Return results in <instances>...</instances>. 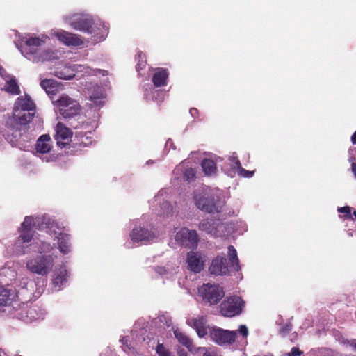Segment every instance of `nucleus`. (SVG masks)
Returning <instances> with one entry per match:
<instances>
[{
    "label": "nucleus",
    "instance_id": "nucleus-1",
    "mask_svg": "<svg viewBox=\"0 0 356 356\" xmlns=\"http://www.w3.org/2000/svg\"><path fill=\"white\" fill-rule=\"evenodd\" d=\"M35 110V105L28 95L19 97L15 102L13 115L7 120L10 129L6 139L13 146L19 149L26 148L25 142L30 140L26 135L27 125L32 120Z\"/></svg>",
    "mask_w": 356,
    "mask_h": 356
},
{
    "label": "nucleus",
    "instance_id": "nucleus-2",
    "mask_svg": "<svg viewBox=\"0 0 356 356\" xmlns=\"http://www.w3.org/2000/svg\"><path fill=\"white\" fill-rule=\"evenodd\" d=\"M38 227L39 229H47L49 234L54 240H57L58 248L60 252L64 254L70 252L69 236L63 234L57 224L50 217L44 216L42 217L26 216L19 228V233L29 232L33 235V229Z\"/></svg>",
    "mask_w": 356,
    "mask_h": 356
},
{
    "label": "nucleus",
    "instance_id": "nucleus-3",
    "mask_svg": "<svg viewBox=\"0 0 356 356\" xmlns=\"http://www.w3.org/2000/svg\"><path fill=\"white\" fill-rule=\"evenodd\" d=\"M63 20L72 29L92 35V44L104 40L108 33V28L102 22H95L92 17L86 13H76L63 15Z\"/></svg>",
    "mask_w": 356,
    "mask_h": 356
},
{
    "label": "nucleus",
    "instance_id": "nucleus-4",
    "mask_svg": "<svg viewBox=\"0 0 356 356\" xmlns=\"http://www.w3.org/2000/svg\"><path fill=\"white\" fill-rule=\"evenodd\" d=\"M48 38L44 35L41 38L26 35L22 40L24 45L18 48L26 58L34 63L57 59L58 58V52L51 49L42 50L40 48Z\"/></svg>",
    "mask_w": 356,
    "mask_h": 356
},
{
    "label": "nucleus",
    "instance_id": "nucleus-5",
    "mask_svg": "<svg viewBox=\"0 0 356 356\" xmlns=\"http://www.w3.org/2000/svg\"><path fill=\"white\" fill-rule=\"evenodd\" d=\"M53 247L44 241H36L33 235L29 232L19 233L13 245V252L17 255H23L31 252H38L40 254H48L51 251Z\"/></svg>",
    "mask_w": 356,
    "mask_h": 356
},
{
    "label": "nucleus",
    "instance_id": "nucleus-6",
    "mask_svg": "<svg viewBox=\"0 0 356 356\" xmlns=\"http://www.w3.org/2000/svg\"><path fill=\"white\" fill-rule=\"evenodd\" d=\"M228 259L218 256L213 260L209 271L216 275H225L231 271H238L240 269L239 262L237 257L236 250L232 245L228 247Z\"/></svg>",
    "mask_w": 356,
    "mask_h": 356
},
{
    "label": "nucleus",
    "instance_id": "nucleus-7",
    "mask_svg": "<svg viewBox=\"0 0 356 356\" xmlns=\"http://www.w3.org/2000/svg\"><path fill=\"white\" fill-rule=\"evenodd\" d=\"M194 202L199 209L207 213L219 212L222 207L216 191L208 187L195 194Z\"/></svg>",
    "mask_w": 356,
    "mask_h": 356
},
{
    "label": "nucleus",
    "instance_id": "nucleus-8",
    "mask_svg": "<svg viewBox=\"0 0 356 356\" xmlns=\"http://www.w3.org/2000/svg\"><path fill=\"white\" fill-rule=\"evenodd\" d=\"M54 248L48 255H38L31 257L26 261V268L33 273L42 276L47 275L49 273L54 267Z\"/></svg>",
    "mask_w": 356,
    "mask_h": 356
},
{
    "label": "nucleus",
    "instance_id": "nucleus-9",
    "mask_svg": "<svg viewBox=\"0 0 356 356\" xmlns=\"http://www.w3.org/2000/svg\"><path fill=\"white\" fill-rule=\"evenodd\" d=\"M52 103L56 111L65 119L76 117L81 111V106L77 101L65 94L53 99Z\"/></svg>",
    "mask_w": 356,
    "mask_h": 356
},
{
    "label": "nucleus",
    "instance_id": "nucleus-10",
    "mask_svg": "<svg viewBox=\"0 0 356 356\" xmlns=\"http://www.w3.org/2000/svg\"><path fill=\"white\" fill-rule=\"evenodd\" d=\"M198 295L204 304H218L225 296L223 287L218 284L205 283L198 287Z\"/></svg>",
    "mask_w": 356,
    "mask_h": 356
},
{
    "label": "nucleus",
    "instance_id": "nucleus-11",
    "mask_svg": "<svg viewBox=\"0 0 356 356\" xmlns=\"http://www.w3.org/2000/svg\"><path fill=\"white\" fill-rule=\"evenodd\" d=\"M73 71H75L76 74L70 73L67 74L65 71H69L68 67H65L64 70L56 72V76L61 79H71L74 77L78 76L79 73H83V75H97L98 74L102 76H107L108 72L104 70L99 69H91L89 67L81 65H74L72 67Z\"/></svg>",
    "mask_w": 356,
    "mask_h": 356
},
{
    "label": "nucleus",
    "instance_id": "nucleus-12",
    "mask_svg": "<svg viewBox=\"0 0 356 356\" xmlns=\"http://www.w3.org/2000/svg\"><path fill=\"white\" fill-rule=\"evenodd\" d=\"M243 301L237 296L227 298L220 305V313L225 317H233L241 313Z\"/></svg>",
    "mask_w": 356,
    "mask_h": 356
},
{
    "label": "nucleus",
    "instance_id": "nucleus-13",
    "mask_svg": "<svg viewBox=\"0 0 356 356\" xmlns=\"http://www.w3.org/2000/svg\"><path fill=\"white\" fill-rule=\"evenodd\" d=\"M151 207L158 216L163 218L170 216L174 211V207L165 200V193L163 191H160L154 197Z\"/></svg>",
    "mask_w": 356,
    "mask_h": 356
},
{
    "label": "nucleus",
    "instance_id": "nucleus-14",
    "mask_svg": "<svg viewBox=\"0 0 356 356\" xmlns=\"http://www.w3.org/2000/svg\"><path fill=\"white\" fill-rule=\"evenodd\" d=\"M51 35L56 37L60 42L67 46H88V44L85 45V42L81 35L63 29L52 30Z\"/></svg>",
    "mask_w": 356,
    "mask_h": 356
},
{
    "label": "nucleus",
    "instance_id": "nucleus-15",
    "mask_svg": "<svg viewBox=\"0 0 356 356\" xmlns=\"http://www.w3.org/2000/svg\"><path fill=\"white\" fill-rule=\"evenodd\" d=\"M175 239L178 245L195 248L197 246L199 236L195 230L183 227L176 233Z\"/></svg>",
    "mask_w": 356,
    "mask_h": 356
},
{
    "label": "nucleus",
    "instance_id": "nucleus-16",
    "mask_svg": "<svg viewBox=\"0 0 356 356\" xmlns=\"http://www.w3.org/2000/svg\"><path fill=\"white\" fill-rule=\"evenodd\" d=\"M237 331H229L220 327L209 328L211 339L218 345L231 344L234 341Z\"/></svg>",
    "mask_w": 356,
    "mask_h": 356
},
{
    "label": "nucleus",
    "instance_id": "nucleus-17",
    "mask_svg": "<svg viewBox=\"0 0 356 356\" xmlns=\"http://www.w3.org/2000/svg\"><path fill=\"white\" fill-rule=\"evenodd\" d=\"M199 229L216 237L226 235L225 225L219 220H203L199 223Z\"/></svg>",
    "mask_w": 356,
    "mask_h": 356
},
{
    "label": "nucleus",
    "instance_id": "nucleus-18",
    "mask_svg": "<svg viewBox=\"0 0 356 356\" xmlns=\"http://www.w3.org/2000/svg\"><path fill=\"white\" fill-rule=\"evenodd\" d=\"M17 275L14 263H7L0 268V285L1 286L0 289L3 290L2 288L6 286L13 288Z\"/></svg>",
    "mask_w": 356,
    "mask_h": 356
},
{
    "label": "nucleus",
    "instance_id": "nucleus-19",
    "mask_svg": "<svg viewBox=\"0 0 356 356\" xmlns=\"http://www.w3.org/2000/svg\"><path fill=\"white\" fill-rule=\"evenodd\" d=\"M35 284L33 280H29L28 277L23 275H17L15 282L13 286L14 291L17 294L22 296L34 295V288Z\"/></svg>",
    "mask_w": 356,
    "mask_h": 356
},
{
    "label": "nucleus",
    "instance_id": "nucleus-20",
    "mask_svg": "<svg viewBox=\"0 0 356 356\" xmlns=\"http://www.w3.org/2000/svg\"><path fill=\"white\" fill-rule=\"evenodd\" d=\"M131 239L134 242H148L156 237L154 231L149 230L144 225H135L130 234Z\"/></svg>",
    "mask_w": 356,
    "mask_h": 356
},
{
    "label": "nucleus",
    "instance_id": "nucleus-21",
    "mask_svg": "<svg viewBox=\"0 0 356 356\" xmlns=\"http://www.w3.org/2000/svg\"><path fill=\"white\" fill-rule=\"evenodd\" d=\"M70 125L75 129H83L86 131H80L76 133L75 137L78 139L80 143L85 146L89 145L92 143V132L90 130H86L88 124H86L83 120L78 122H72Z\"/></svg>",
    "mask_w": 356,
    "mask_h": 356
},
{
    "label": "nucleus",
    "instance_id": "nucleus-22",
    "mask_svg": "<svg viewBox=\"0 0 356 356\" xmlns=\"http://www.w3.org/2000/svg\"><path fill=\"white\" fill-rule=\"evenodd\" d=\"M222 168L230 177H234L236 175H245L239 161L234 155L230 156L226 159Z\"/></svg>",
    "mask_w": 356,
    "mask_h": 356
},
{
    "label": "nucleus",
    "instance_id": "nucleus-23",
    "mask_svg": "<svg viewBox=\"0 0 356 356\" xmlns=\"http://www.w3.org/2000/svg\"><path fill=\"white\" fill-rule=\"evenodd\" d=\"M187 264L188 270L195 273H198L204 268V257L200 252H190L187 254Z\"/></svg>",
    "mask_w": 356,
    "mask_h": 356
},
{
    "label": "nucleus",
    "instance_id": "nucleus-24",
    "mask_svg": "<svg viewBox=\"0 0 356 356\" xmlns=\"http://www.w3.org/2000/svg\"><path fill=\"white\" fill-rule=\"evenodd\" d=\"M44 315V310L35 305L29 307L26 311H22L20 318L26 323H31L43 318Z\"/></svg>",
    "mask_w": 356,
    "mask_h": 356
},
{
    "label": "nucleus",
    "instance_id": "nucleus-25",
    "mask_svg": "<svg viewBox=\"0 0 356 356\" xmlns=\"http://www.w3.org/2000/svg\"><path fill=\"white\" fill-rule=\"evenodd\" d=\"M88 96L91 102L90 105L96 107H101L104 103L106 95L102 88L94 86L88 90Z\"/></svg>",
    "mask_w": 356,
    "mask_h": 356
},
{
    "label": "nucleus",
    "instance_id": "nucleus-26",
    "mask_svg": "<svg viewBox=\"0 0 356 356\" xmlns=\"http://www.w3.org/2000/svg\"><path fill=\"white\" fill-rule=\"evenodd\" d=\"M72 136L70 129L64 124L58 122L56 127L55 138L60 147H65Z\"/></svg>",
    "mask_w": 356,
    "mask_h": 356
},
{
    "label": "nucleus",
    "instance_id": "nucleus-27",
    "mask_svg": "<svg viewBox=\"0 0 356 356\" xmlns=\"http://www.w3.org/2000/svg\"><path fill=\"white\" fill-rule=\"evenodd\" d=\"M0 77L5 81L3 89L6 92L12 95H18L19 93V88L15 77L8 74L1 66ZM1 90H3V88Z\"/></svg>",
    "mask_w": 356,
    "mask_h": 356
},
{
    "label": "nucleus",
    "instance_id": "nucleus-28",
    "mask_svg": "<svg viewBox=\"0 0 356 356\" xmlns=\"http://www.w3.org/2000/svg\"><path fill=\"white\" fill-rule=\"evenodd\" d=\"M173 176L175 179L191 182L195 179V172L193 168H185L184 164L181 163L174 170Z\"/></svg>",
    "mask_w": 356,
    "mask_h": 356
},
{
    "label": "nucleus",
    "instance_id": "nucleus-29",
    "mask_svg": "<svg viewBox=\"0 0 356 356\" xmlns=\"http://www.w3.org/2000/svg\"><path fill=\"white\" fill-rule=\"evenodd\" d=\"M188 324L194 327L200 337H204L207 334V318L201 316L196 318H192L188 320Z\"/></svg>",
    "mask_w": 356,
    "mask_h": 356
},
{
    "label": "nucleus",
    "instance_id": "nucleus-30",
    "mask_svg": "<svg viewBox=\"0 0 356 356\" xmlns=\"http://www.w3.org/2000/svg\"><path fill=\"white\" fill-rule=\"evenodd\" d=\"M51 148V138L49 135H42L37 140L35 149L37 154H45Z\"/></svg>",
    "mask_w": 356,
    "mask_h": 356
},
{
    "label": "nucleus",
    "instance_id": "nucleus-31",
    "mask_svg": "<svg viewBox=\"0 0 356 356\" xmlns=\"http://www.w3.org/2000/svg\"><path fill=\"white\" fill-rule=\"evenodd\" d=\"M168 78V73L166 70L159 69L158 71L154 74L152 81L155 86L161 87L166 85L167 79Z\"/></svg>",
    "mask_w": 356,
    "mask_h": 356
},
{
    "label": "nucleus",
    "instance_id": "nucleus-32",
    "mask_svg": "<svg viewBox=\"0 0 356 356\" xmlns=\"http://www.w3.org/2000/svg\"><path fill=\"white\" fill-rule=\"evenodd\" d=\"M67 270L65 268H60L57 271L53 278V285L56 290H60L61 286L65 284L67 279Z\"/></svg>",
    "mask_w": 356,
    "mask_h": 356
},
{
    "label": "nucleus",
    "instance_id": "nucleus-33",
    "mask_svg": "<svg viewBox=\"0 0 356 356\" xmlns=\"http://www.w3.org/2000/svg\"><path fill=\"white\" fill-rule=\"evenodd\" d=\"M202 168L207 175H211L216 172V165L211 159H205L202 161Z\"/></svg>",
    "mask_w": 356,
    "mask_h": 356
},
{
    "label": "nucleus",
    "instance_id": "nucleus-34",
    "mask_svg": "<svg viewBox=\"0 0 356 356\" xmlns=\"http://www.w3.org/2000/svg\"><path fill=\"white\" fill-rule=\"evenodd\" d=\"M40 86L48 94L54 93L58 88L57 82L53 79L42 80Z\"/></svg>",
    "mask_w": 356,
    "mask_h": 356
},
{
    "label": "nucleus",
    "instance_id": "nucleus-35",
    "mask_svg": "<svg viewBox=\"0 0 356 356\" xmlns=\"http://www.w3.org/2000/svg\"><path fill=\"white\" fill-rule=\"evenodd\" d=\"M175 336L179 343L185 346L189 350H191L192 342L191 339L179 330L174 331Z\"/></svg>",
    "mask_w": 356,
    "mask_h": 356
},
{
    "label": "nucleus",
    "instance_id": "nucleus-36",
    "mask_svg": "<svg viewBox=\"0 0 356 356\" xmlns=\"http://www.w3.org/2000/svg\"><path fill=\"white\" fill-rule=\"evenodd\" d=\"M12 289H0V307L6 306L8 304L10 300V293Z\"/></svg>",
    "mask_w": 356,
    "mask_h": 356
},
{
    "label": "nucleus",
    "instance_id": "nucleus-37",
    "mask_svg": "<svg viewBox=\"0 0 356 356\" xmlns=\"http://www.w3.org/2000/svg\"><path fill=\"white\" fill-rule=\"evenodd\" d=\"M348 155V161L351 163V171L356 179V148H350Z\"/></svg>",
    "mask_w": 356,
    "mask_h": 356
},
{
    "label": "nucleus",
    "instance_id": "nucleus-38",
    "mask_svg": "<svg viewBox=\"0 0 356 356\" xmlns=\"http://www.w3.org/2000/svg\"><path fill=\"white\" fill-rule=\"evenodd\" d=\"M120 341L122 343L123 350L128 354L134 353L135 348L131 345V343H128L129 340L127 337H123Z\"/></svg>",
    "mask_w": 356,
    "mask_h": 356
},
{
    "label": "nucleus",
    "instance_id": "nucleus-39",
    "mask_svg": "<svg viewBox=\"0 0 356 356\" xmlns=\"http://www.w3.org/2000/svg\"><path fill=\"white\" fill-rule=\"evenodd\" d=\"M159 356H172V353L161 343H159L156 348Z\"/></svg>",
    "mask_w": 356,
    "mask_h": 356
},
{
    "label": "nucleus",
    "instance_id": "nucleus-40",
    "mask_svg": "<svg viewBox=\"0 0 356 356\" xmlns=\"http://www.w3.org/2000/svg\"><path fill=\"white\" fill-rule=\"evenodd\" d=\"M338 212L344 213V218L347 219H352L353 220L351 214V209L350 207L348 206L343 207H339L337 209Z\"/></svg>",
    "mask_w": 356,
    "mask_h": 356
},
{
    "label": "nucleus",
    "instance_id": "nucleus-41",
    "mask_svg": "<svg viewBox=\"0 0 356 356\" xmlns=\"http://www.w3.org/2000/svg\"><path fill=\"white\" fill-rule=\"evenodd\" d=\"M199 350L204 351L203 356H218V353L211 348H200Z\"/></svg>",
    "mask_w": 356,
    "mask_h": 356
},
{
    "label": "nucleus",
    "instance_id": "nucleus-42",
    "mask_svg": "<svg viewBox=\"0 0 356 356\" xmlns=\"http://www.w3.org/2000/svg\"><path fill=\"white\" fill-rule=\"evenodd\" d=\"M291 330V325L290 323L285 324L280 328L279 332L281 335L285 336Z\"/></svg>",
    "mask_w": 356,
    "mask_h": 356
},
{
    "label": "nucleus",
    "instance_id": "nucleus-43",
    "mask_svg": "<svg viewBox=\"0 0 356 356\" xmlns=\"http://www.w3.org/2000/svg\"><path fill=\"white\" fill-rule=\"evenodd\" d=\"M302 354V352L299 350L298 348L293 347L291 350L286 354L287 356H299Z\"/></svg>",
    "mask_w": 356,
    "mask_h": 356
},
{
    "label": "nucleus",
    "instance_id": "nucleus-44",
    "mask_svg": "<svg viewBox=\"0 0 356 356\" xmlns=\"http://www.w3.org/2000/svg\"><path fill=\"white\" fill-rule=\"evenodd\" d=\"M163 92L160 90H155L154 92L153 97L157 99L158 97H159V101H161L163 99Z\"/></svg>",
    "mask_w": 356,
    "mask_h": 356
},
{
    "label": "nucleus",
    "instance_id": "nucleus-45",
    "mask_svg": "<svg viewBox=\"0 0 356 356\" xmlns=\"http://www.w3.org/2000/svg\"><path fill=\"white\" fill-rule=\"evenodd\" d=\"M145 60H143L141 59V60H139L138 63L136 65V70L137 71H140L145 66Z\"/></svg>",
    "mask_w": 356,
    "mask_h": 356
},
{
    "label": "nucleus",
    "instance_id": "nucleus-46",
    "mask_svg": "<svg viewBox=\"0 0 356 356\" xmlns=\"http://www.w3.org/2000/svg\"><path fill=\"white\" fill-rule=\"evenodd\" d=\"M156 271L159 274H160V275H163V274L165 273L166 270H165V268H163V267H158V268H156Z\"/></svg>",
    "mask_w": 356,
    "mask_h": 356
},
{
    "label": "nucleus",
    "instance_id": "nucleus-47",
    "mask_svg": "<svg viewBox=\"0 0 356 356\" xmlns=\"http://www.w3.org/2000/svg\"><path fill=\"white\" fill-rule=\"evenodd\" d=\"M238 332L243 335L245 336V325H241L239 327Z\"/></svg>",
    "mask_w": 356,
    "mask_h": 356
},
{
    "label": "nucleus",
    "instance_id": "nucleus-48",
    "mask_svg": "<svg viewBox=\"0 0 356 356\" xmlns=\"http://www.w3.org/2000/svg\"><path fill=\"white\" fill-rule=\"evenodd\" d=\"M197 112H198V111L195 108L190 109V113L193 117L197 113Z\"/></svg>",
    "mask_w": 356,
    "mask_h": 356
},
{
    "label": "nucleus",
    "instance_id": "nucleus-49",
    "mask_svg": "<svg viewBox=\"0 0 356 356\" xmlns=\"http://www.w3.org/2000/svg\"><path fill=\"white\" fill-rule=\"evenodd\" d=\"M165 146L166 147H172L173 149H175V147L173 146V143L171 140H168V141L166 142V144H165Z\"/></svg>",
    "mask_w": 356,
    "mask_h": 356
},
{
    "label": "nucleus",
    "instance_id": "nucleus-50",
    "mask_svg": "<svg viewBox=\"0 0 356 356\" xmlns=\"http://www.w3.org/2000/svg\"><path fill=\"white\" fill-rule=\"evenodd\" d=\"M254 175V171L246 170V178L252 177Z\"/></svg>",
    "mask_w": 356,
    "mask_h": 356
},
{
    "label": "nucleus",
    "instance_id": "nucleus-51",
    "mask_svg": "<svg viewBox=\"0 0 356 356\" xmlns=\"http://www.w3.org/2000/svg\"><path fill=\"white\" fill-rule=\"evenodd\" d=\"M351 142L353 144H356V131L351 136Z\"/></svg>",
    "mask_w": 356,
    "mask_h": 356
},
{
    "label": "nucleus",
    "instance_id": "nucleus-52",
    "mask_svg": "<svg viewBox=\"0 0 356 356\" xmlns=\"http://www.w3.org/2000/svg\"><path fill=\"white\" fill-rule=\"evenodd\" d=\"M138 57H139V58L143 59V57H145V55H143V54L141 52H140L138 54Z\"/></svg>",
    "mask_w": 356,
    "mask_h": 356
},
{
    "label": "nucleus",
    "instance_id": "nucleus-53",
    "mask_svg": "<svg viewBox=\"0 0 356 356\" xmlns=\"http://www.w3.org/2000/svg\"><path fill=\"white\" fill-rule=\"evenodd\" d=\"M351 346H353L355 348V349L356 350V341H353L351 343Z\"/></svg>",
    "mask_w": 356,
    "mask_h": 356
},
{
    "label": "nucleus",
    "instance_id": "nucleus-54",
    "mask_svg": "<svg viewBox=\"0 0 356 356\" xmlns=\"http://www.w3.org/2000/svg\"><path fill=\"white\" fill-rule=\"evenodd\" d=\"M179 356H187L186 353H180Z\"/></svg>",
    "mask_w": 356,
    "mask_h": 356
},
{
    "label": "nucleus",
    "instance_id": "nucleus-55",
    "mask_svg": "<svg viewBox=\"0 0 356 356\" xmlns=\"http://www.w3.org/2000/svg\"><path fill=\"white\" fill-rule=\"evenodd\" d=\"M348 234L350 236H353L352 232H351L350 231H349V232H348Z\"/></svg>",
    "mask_w": 356,
    "mask_h": 356
},
{
    "label": "nucleus",
    "instance_id": "nucleus-56",
    "mask_svg": "<svg viewBox=\"0 0 356 356\" xmlns=\"http://www.w3.org/2000/svg\"><path fill=\"white\" fill-rule=\"evenodd\" d=\"M353 215L355 216V219H356V211H354Z\"/></svg>",
    "mask_w": 356,
    "mask_h": 356
},
{
    "label": "nucleus",
    "instance_id": "nucleus-57",
    "mask_svg": "<svg viewBox=\"0 0 356 356\" xmlns=\"http://www.w3.org/2000/svg\"><path fill=\"white\" fill-rule=\"evenodd\" d=\"M139 224H141V225H142V223H141V222H136V225H138Z\"/></svg>",
    "mask_w": 356,
    "mask_h": 356
},
{
    "label": "nucleus",
    "instance_id": "nucleus-58",
    "mask_svg": "<svg viewBox=\"0 0 356 356\" xmlns=\"http://www.w3.org/2000/svg\"><path fill=\"white\" fill-rule=\"evenodd\" d=\"M245 334H246V336L248 335V330L247 329H246Z\"/></svg>",
    "mask_w": 356,
    "mask_h": 356
},
{
    "label": "nucleus",
    "instance_id": "nucleus-59",
    "mask_svg": "<svg viewBox=\"0 0 356 356\" xmlns=\"http://www.w3.org/2000/svg\"><path fill=\"white\" fill-rule=\"evenodd\" d=\"M150 162H152V161H147V164H149Z\"/></svg>",
    "mask_w": 356,
    "mask_h": 356
},
{
    "label": "nucleus",
    "instance_id": "nucleus-60",
    "mask_svg": "<svg viewBox=\"0 0 356 356\" xmlns=\"http://www.w3.org/2000/svg\"><path fill=\"white\" fill-rule=\"evenodd\" d=\"M14 356H22V355H15Z\"/></svg>",
    "mask_w": 356,
    "mask_h": 356
}]
</instances>
